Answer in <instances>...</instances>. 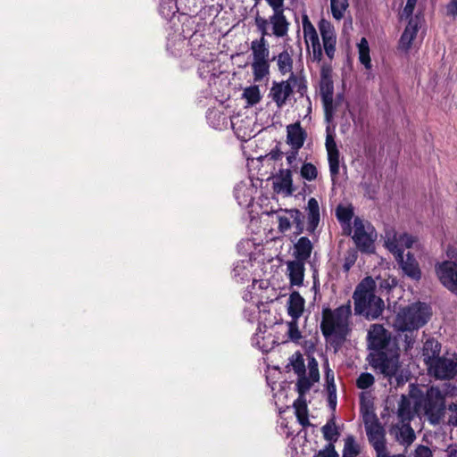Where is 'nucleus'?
Returning a JSON list of instances; mask_svg holds the SVG:
<instances>
[{"label":"nucleus","instance_id":"f257e3e1","mask_svg":"<svg viewBox=\"0 0 457 457\" xmlns=\"http://www.w3.org/2000/svg\"><path fill=\"white\" fill-rule=\"evenodd\" d=\"M376 283L367 277L357 286L353 293L354 310L368 319L378 318L384 310L383 300L374 294Z\"/></svg>","mask_w":457,"mask_h":457},{"label":"nucleus","instance_id":"f03ea898","mask_svg":"<svg viewBox=\"0 0 457 457\" xmlns=\"http://www.w3.org/2000/svg\"><path fill=\"white\" fill-rule=\"evenodd\" d=\"M352 313L350 303L344 304L334 311L324 310L321 329L325 337L343 339L350 331L349 319Z\"/></svg>","mask_w":457,"mask_h":457},{"label":"nucleus","instance_id":"7ed1b4c3","mask_svg":"<svg viewBox=\"0 0 457 457\" xmlns=\"http://www.w3.org/2000/svg\"><path fill=\"white\" fill-rule=\"evenodd\" d=\"M430 311L425 303H414L402 309L393 322L394 328L398 331H413L424 326L429 317Z\"/></svg>","mask_w":457,"mask_h":457},{"label":"nucleus","instance_id":"20e7f679","mask_svg":"<svg viewBox=\"0 0 457 457\" xmlns=\"http://www.w3.org/2000/svg\"><path fill=\"white\" fill-rule=\"evenodd\" d=\"M345 233L352 236L354 244L361 252L374 253L378 234L370 222L356 217L352 228H349Z\"/></svg>","mask_w":457,"mask_h":457},{"label":"nucleus","instance_id":"39448f33","mask_svg":"<svg viewBox=\"0 0 457 457\" xmlns=\"http://www.w3.org/2000/svg\"><path fill=\"white\" fill-rule=\"evenodd\" d=\"M250 50L252 54V71L253 80L260 82L270 74V49L266 38L261 37L251 42Z\"/></svg>","mask_w":457,"mask_h":457},{"label":"nucleus","instance_id":"423d86ee","mask_svg":"<svg viewBox=\"0 0 457 457\" xmlns=\"http://www.w3.org/2000/svg\"><path fill=\"white\" fill-rule=\"evenodd\" d=\"M413 403L415 412L419 414L423 412L431 424L439 423L445 409V398L438 388H429L422 402Z\"/></svg>","mask_w":457,"mask_h":457},{"label":"nucleus","instance_id":"0eeeda50","mask_svg":"<svg viewBox=\"0 0 457 457\" xmlns=\"http://www.w3.org/2000/svg\"><path fill=\"white\" fill-rule=\"evenodd\" d=\"M417 242L416 237L407 233H398L388 229L385 235V246L395 255L396 260H402L405 248H411Z\"/></svg>","mask_w":457,"mask_h":457},{"label":"nucleus","instance_id":"6e6552de","mask_svg":"<svg viewBox=\"0 0 457 457\" xmlns=\"http://www.w3.org/2000/svg\"><path fill=\"white\" fill-rule=\"evenodd\" d=\"M278 221V229L281 233L287 232L293 225L295 228V234L303 232V216L297 209H279L274 212Z\"/></svg>","mask_w":457,"mask_h":457},{"label":"nucleus","instance_id":"1a4fd4ad","mask_svg":"<svg viewBox=\"0 0 457 457\" xmlns=\"http://www.w3.org/2000/svg\"><path fill=\"white\" fill-rule=\"evenodd\" d=\"M429 374L438 379H451L457 375V354L444 356L428 364Z\"/></svg>","mask_w":457,"mask_h":457},{"label":"nucleus","instance_id":"9d476101","mask_svg":"<svg viewBox=\"0 0 457 457\" xmlns=\"http://www.w3.org/2000/svg\"><path fill=\"white\" fill-rule=\"evenodd\" d=\"M363 421L369 440L376 450V453L386 451L385 430L376 416L373 413L367 412L363 416Z\"/></svg>","mask_w":457,"mask_h":457},{"label":"nucleus","instance_id":"9b49d317","mask_svg":"<svg viewBox=\"0 0 457 457\" xmlns=\"http://www.w3.org/2000/svg\"><path fill=\"white\" fill-rule=\"evenodd\" d=\"M370 363L389 379L397 375L400 368L398 355L387 356L384 353L371 354Z\"/></svg>","mask_w":457,"mask_h":457},{"label":"nucleus","instance_id":"f8f14e48","mask_svg":"<svg viewBox=\"0 0 457 457\" xmlns=\"http://www.w3.org/2000/svg\"><path fill=\"white\" fill-rule=\"evenodd\" d=\"M437 278L452 293L457 295V262L444 261L435 267Z\"/></svg>","mask_w":457,"mask_h":457},{"label":"nucleus","instance_id":"ddd939ff","mask_svg":"<svg viewBox=\"0 0 457 457\" xmlns=\"http://www.w3.org/2000/svg\"><path fill=\"white\" fill-rule=\"evenodd\" d=\"M287 369H292L298 376L297 388L302 396L311 387V382L305 376V365L302 353L296 352L292 354L288 359Z\"/></svg>","mask_w":457,"mask_h":457},{"label":"nucleus","instance_id":"4468645a","mask_svg":"<svg viewBox=\"0 0 457 457\" xmlns=\"http://www.w3.org/2000/svg\"><path fill=\"white\" fill-rule=\"evenodd\" d=\"M303 30L307 48H312L313 59L320 61L322 56L321 45L318 33L307 15L303 16Z\"/></svg>","mask_w":457,"mask_h":457},{"label":"nucleus","instance_id":"2eb2a0df","mask_svg":"<svg viewBox=\"0 0 457 457\" xmlns=\"http://www.w3.org/2000/svg\"><path fill=\"white\" fill-rule=\"evenodd\" d=\"M326 150L328 153V159L329 163V171L334 180L339 173V151L337 149L334 134L327 129L326 137Z\"/></svg>","mask_w":457,"mask_h":457},{"label":"nucleus","instance_id":"dca6fc26","mask_svg":"<svg viewBox=\"0 0 457 457\" xmlns=\"http://www.w3.org/2000/svg\"><path fill=\"white\" fill-rule=\"evenodd\" d=\"M273 189L277 194L289 196L294 192L292 172L290 170H281L273 179Z\"/></svg>","mask_w":457,"mask_h":457},{"label":"nucleus","instance_id":"f3484780","mask_svg":"<svg viewBox=\"0 0 457 457\" xmlns=\"http://www.w3.org/2000/svg\"><path fill=\"white\" fill-rule=\"evenodd\" d=\"M389 339L387 331L383 326L374 324L370 327L368 332L369 346L372 349H382L386 346Z\"/></svg>","mask_w":457,"mask_h":457},{"label":"nucleus","instance_id":"a211bd4d","mask_svg":"<svg viewBox=\"0 0 457 457\" xmlns=\"http://www.w3.org/2000/svg\"><path fill=\"white\" fill-rule=\"evenodd\" d=\"M269 25L271 28V34L277 37H284L287 35L289 22L284 12H275L268 18Z\"/></svg>","mask_w":457,"mask_h":457},{"label":"nucleus","instance_id":"6ab92c4d","mask_svg":"<svg viewBox=\"0 0 457 457\" xmlns=\"http://www.w3.org/2000/svg\"><path fill=\"white\" fill-rule=\"evenodd\" d=\"M306 134L300 125V122L290 124L287 127V143L291 148L298 152L303 145Z\"/></svg>","mask_w":457,"mask_h":457},{"label":"nucleus","instance_id":"aec40b11","mask_svg":"<svg viewBox=\"0 0 457 457\" xmlns=\"http://www.w3.org/2000/svg\"><path fill=\"white\" fill-rule=\"evenodd\" d=\"M292 92L293 89L288 81L274 82L270 91V97L278 107H282Z\"/></svg>","mask_w":457,"mask_h":457},{"label":"nucleus","instance_id":"412c9836","mask_svg":"<svg viewBox=\"0 0 457 457\" xmlns=\"http://www.w3.org/2000/svg\"><path fill=\"white\" fill-rule=\"evenodd\" d=\"M397 261L399 262L404 274L409 278L414 280H419L421 278V271L419 267V263L412 255L407 253L406 259L402 255V260Z\"/></svg>","mask_w":457,"mask_h":457},{"label":"nucleus","instance_id":"4be33fe9","mask_svg":"<svg viewBox=\"0 0 457 457\" xmlns=\"http://www.w3.org/2000/svg\"><path fill=\"white\" fill-rule=\"evenodd\" d=\"M419 25L418 18H411L400 39V47L402 49L408 50L411 47L413 39L416 37Z\"/></svg>","mask_w":457,"mask_h":457},{"label":"nucleus","instance_id":"5701e85b","mask_svg":"<svg viewBox=\"0 0 457 457\" xmlns=\"http://www.w3.org/2000/svg\"><path fill=\"white\" fill-rule=\"evenodd\" d=\"M304 299L297 292H293L287 301V312L293 320H298L304 310Z\"/></svg>","mask_w":457,"mask_h":457},{"label":"nucleus","instance_id":"b1692460","mask_svg":"<svg viewBox=\"0 0 457 457\" xmlns=\"http://www.w3.org/2000/svg\"><path fill=\"white\" fill-rule=\"evenodd\" d=\"M308 223L307 231L313 233L320 222V206L315 198H310L307 204Z\"/></svg>","mask_w":457,"mask_h":457},{"label":"nucleus","instance_id":"393cba45","mask_svg":"<svg viewBox=\"0 0 457 457\" xmlns=\"http://www.w3.org/2000/svg\"><path fill=\"white\" fill-rule=\"evenodd\" d=\"M287 266L291 284L295 286L302 285L304 277L303 262L292 261L287 262Z\"/></svg>","mask_w":457,"mask_h":457},{"label":"nucleus","instance_id":"a878e982","mask_svg":"<svg viewBox=\"0 0 457 457\" xmlns=\"http://www.w3.org/2000/svg\"><path fill=\"white\" fill-rule=\"evenodd\" d=\"M440 349L441 346L439 343L435 339H428L425 342L422 356L427 366L433 362L434 360L439 358Z\"/></svg>","mask_w":457,"mask_h":457},{"label":"nucleus","instance_id":"bb28decb","mask_svg":"<svg viewBox=\"0 0 457 457\" xmlns=\"http://www.w3.org/2000/svg\"><path fill=\"white\" fill-rule=\"evenodd\" d=\"M312 251V244L311 240L305 237L299 238L297 243L295 245L296 261L304 262L310 257Z\"/></svg>","mask_w":457,"mask_h":457},{"label":"nucleus","instance_id":"cd10ccee","mask_svg":"<svg viewBox=\"0 0 457 457\" xmlns=\"http://www.w3.org/2000/svg\"><path fill=\"white\" fill-rule=\"evenodd\" d=\"M336 214L345 232L349 229V228H352V226L350 225V220L353 218V212L351 206H337L336 210Z\"/></svg>","mask_w":457,"mask_h":457},{"label":"nucleus","instance_id":"c85d7f7f","mask_svg":"<svg viewBox=\"0 0 457 457\" xmlns=\"http://www.w3.org/2000/svg\"><path fill=\"white\" fill-rule=\"evenodd\" d=\"M358 54H359V61L364 67L368 70L371 68V60L370 56V46L367 39L362 37L358 43Z\"/></svg>","mask_w":457,"mask_h":457},{"label":"nucleus","instance_id":"c756f323","mask_svg":"<svg viewBox=\"0 0 457 457\" xmlns=\"http://www.w3.org/2000/svg\"><path fill=\"white\" fill-rule=\"evenodd\" d=\"M242 96L249 105H254L262 99L260 88L255 85L245 87L243 91Z\"/></svg>","mask_w":457,"mask_h":457},{"label":"nucleus","instance_id":"7c9ffc66","mask_svg":"<svg viewBox=\"0 0 457 457\" xmlns=\"http://www.w3.org/2000/svg\"><path fill=\"white\" fill-rule=\"evenodd\" d=\"M277 62L278 71L283 75L292 73L293 60L287 51H284L278 55Z\"/></svg>","mask_w":457,"mask_h":457},{"label":"nucleus","instance_id":"2f4dec72","mask_svg":"<svg viewBox=\"0 0 457 457\" xmlns=\"http://www.w3.org/2000/svg\"><path fill=\"white\" fill-rule=\"evenodd\" d=\"M415 439V433L409 424H403L399 428L397 440L406 445H410Z\"/></svg>","mask_w":457,"mask_h":457},{"label":"nucleus","instance_id":"473e14b6","mask_svg":"<svg viewBox=\"0 0 457 457\" xmlns=\"http://www.w3.org/2000/svg\"><path fill=\"white\" fill-rule=\"evenodd\" d=\"M331 12L333 17L340 21L349 6L348 0H330Z\"/></svg>","mask_w":457,"mask_h":457},{"label":"nucleus","instance_id":"72a5a7b5","mask_svg":"<svg viewBox=\"0 0 457 457\" xmlns=\"http://www.w3.org/2000/svg\"><path fill=\"white\" fill-rule=\"evenodd\" d=\"M294 407L295 415L301 425L305 426L308 424V414L306 403L299 397L295 403Z\"/></svg>","mask_w":457,"mask_h":457},{"label":"nucleus","instance_id":"f704fd0d","mask_svg":"<svg viewBox=\"0 0 457 457\" xmlns=\"http://www.w3.org/2000/svg\"><path fill=\"white\" fill-rule=\"evenodd\" d=\"M411 404H412V403H411V399H409L405 396L402 397V400H401V403H400L399 408H398V415L401 418V420H403V422H404L406 420H410L411 419V416H412Z\"/></svg>","mask_w":457,"mask_h":457},{"label":"nucleus","instance_id":"c9c22d12","mask_svg":"<svg viewBox=\"0 0 457 457\" xmlns=\"http://www.w3.org/2000/svg\"><path fill=\"white\" fill-rule=\"evenodd\" d=\"M319 29L322 37V41L337 39L335 29L329 21L321 20L319 24Z\"/></svg>","mask_w":457,"mask_h":457},{"label":"nucleus","instance_id":"e433bc0d","mask_svg":"<svg viewBox=\"0 0 457 457\" xmlns=\"http://www.w3.org/2000/svg\"><path fill=\"white\" fill-rule=\"evenodd\" d=\"M360 453V446L355 442L353 436H349L345 440V446L343 450V457H355Z\"/></svg>","mask_w":457,"mask_h":457},{"label":"nucleus","instance_id":"4c0bfd02","mask_svg":"<svg viewBox=\"0 0 457 457\" xmlns=\"http://www.w3.org/2000/svg\"><path fill=\"white\" fill-rule=\"evenodd\" d=\"M306 378L311 382V386L320 379L318 362L314 358H310L308 361V377Z\"/></svg>","mask_w":457,"mask_h":457},{"label":"nucleus","instance_id":"58836bf2","mask_svg":"<svg viewBox=\"0 0 457 457\" xmlns=\"http://www.w3.org/2000/svg\"><path fill=\"white\" fill-rule=\"evenodd\" d=\"M333 82L331 81H320V95L322 102L330 103V99L333 97Z\"/></svg>","mask_w":457,"mask_h":457},{"label":"nucleus","instance_id":"ea45409f","mask_svg":"<svg viewBox=\"0 0 457 457\" xmlns=\"http://www.w3.org/2000/svg\"><path fill=\"white\" fill-rule=\"evenodd\" d=\"M323 436L326 440L335 442L337 440L338 432L334 422H328L322 428Z\"/></svg>","mask_w":457,"mask_h":457},{"label":"nucleus","instance_id":"a19ab883","mask_svg":"<svg viewBox=\"0 0 457 457\" xmlns=\"http://www.w3.org/2000/svg\"><path fill=\"white\" fill-rule=\"evenodd\" d=\"M317 169L312 163H304L301 168V176L309 181L315 179L317 178Z\"/></svg>","mask_w":457,"mask_h":457},{"label":"nucleus","instance_id":"79ce46f5","mask_svg":"<svg viewBox=\"0 0 457 457\" xmlns=\"http://www.w3.org/2000/svg\"><path fill=\"white\" fill-rule=\"evenodd\" d=\"M374 377L370 373H361L356 380V385L361 389H367L374 384Z\"/></svg>","mask_w":457,"mask_h":457},{"label":"nucleus","instance_id":"37998d69","mask_svg":"<svg viewBox=\"0 0 457 457\" xmlns=\"http://www.w3.org/2000/svg\"><path fill=\"white\" fill-rule=\"evenodd\" d=\"M287 335L292 341H297L301 338V333L298 329L297 320H293L287 324Z\"/></svg>","mask_w":457,"mask_h":457},{"label":"nucleus","instance_id":"c03bdc74","mask_svg":"<svg viewBox=\"0 0 457 457\" xmlns=\"http://www.w3.org/2000/svg\"><path fill=\"white\" fill-rule=\"evenodd\" d=\"M255 24H256L259 31L261 32L262 37H263V38H265L266 36L270 35V32H269L270 25H269L268 19L258 16L255 18Z\"/></svg>","mask_w":457,"mask_h":457},{"label":"nucleus","instance_id":"a18cd8bd","mask_svg":"<svg viewBox=\"0 0 457 457\" xmlns=\"http://www.w3.org/2000/svg\"><path fill=\"white\" fill-rule=\"evenodd\" d=\"M357 260V252L355 250H349L345 256V260H344V270L345 271H348L351 267L355 263Z\"/></svg>","mask_w":457,"mask_h":457},{"label":"nucleus","instance_id":"49530a36","mask_svg":"<svg viewBox=\"0 0 457 457\" xmlns=\"http://www.w3.org/2000/svg\"><path fill=\"white\" fill-rule=\"evenodd\" d=\"M322 103H323V107H324V111H325L326 120H327V121L329 122L333 119V116L336 112L337 104L334 103L333 98L330 99V103H326V102H322Z\"/></svg>","mask_w":457,"mask_h":457},{"label":"nucleus","instance_id":"de8ad7c7","mask_svg":"<svg viewBox=\"0 0 457 457\" xmlns=\"http://www.w3.org/2000/svg\"><path fill=\"white\" fill-rule=\"evenodd\" d=\"M418 0H407L406 5L401 13V19H409L414 11Z\"/></svg>","mask_w":457,"mask_h":457},{"label":"nucleus","instance_id":"09e8293b","mask_svg":"<svg viewBox=\"0 0 457 457\" xmlns=\"http://www.w3.org/2000/svg\"><path fill=\"white\" fill-rule=\"evenodd\" d=\"M245 262H242L241 263H237L233 271H234V276L235 277H239L240 279H245L248 278L249 276V272L248 270H246L245 269Z\"/></svg>","mask_w":457,"mask_h":457},{"label":"nucleus","instance_id":"8fccbe9b","mask_svg":"<svg viewBox=\"0 0 457 457\" xmlns=\"http://www.w3.org/2000/svg\"><path fill=\"white\" fill-rule=\"evenodd\" d=\"M336 43H337V39L323 41V46H324L325 53L330 59H332L334 57L335 51H336Z\"/></svg>","mask_w":457,"mask_h":457},{"label":"nucleus","instance_id":"3c124183","mask_svg":"<svg viewBox=\"0 0 457 457\" xmlns=\"http://www.w3.org/2000/svg\"><path fill=\"white\" fill-rule=\"evenodd\" d=\"M432 452L428 446L419 445L413 454V457H432Z\"/></svg>","mask_w":457,"mask_h":457},{"label":"nucleus","instance_id":"603ef678","mask_svg":"<svg viewBox=\"0 0 457 457\" xmlns=\"http://www.w3.org/2000/svg\"><path fill=\"white\" fill-rule=\"evenodd\" d=\"M449 418L448 423L453 426H457V404L452 403L449 405Z\"/></svg>","mask_w":457,"mask_h":457},{"label":"nucleus","instance_id":"864d4df0","mask_svg":"<svg viewBox=\"0 0 457 457\" xmlns=\"http://www.w3.org/2000/svg\"><path fill=\"white\" fill-rule=\"evenodd\" d=\"M319 457H338L332 444H329L325 449L319 452Z\"/></svg>","mask_w":457,"mask_h":457},{"label":"nucleus","instance_id":"5fc2aeb1","mask_svg":"<svg viewBox=\"0 0 457 457\" xmlns=\"http://www.w3.org/2000/svg\"><path fill=\"white\" fill-rule=\"evenodd\" d=\"M332 69L328 65H323L320 70V81H331Z\"/></svg>","mask_w":457,"mask_h":457},{"label":"nucleus","instance_id":"6e6d98bb","mask_svg":"<svg viewBox=\"0 0 457 457\" xmlns=\"http://www.w3.org/2000/svg\"><path fill=\"white\" fill-rule=\"evenodd\" d=\"M273 12H284V0H266Z\"/></svg>","mask_w":457,"mask_h":457},{"label":"nucleus","instance_id":"4d7b16f0","mask_svg":"<svg viewBox=\"0 0 457 457\" xmlns=\"http://www.w3.org/2000/svg\"><path fill=\"white\" fill-rule=\"evenodd\" d=\"M446 13L448 16L457 19V0H450L446 6Z\"/></svg>","mask_w":457,"mask_h":457},{"label":"nucleus","instance_id":"13d9d810","mask_svg":"<svg viewBox=\"0 0 457 457\" xmlns=\"http://www.w3.org/2000/svg\"><path fill=\"white\" fill-rule=\"evenodd\" d=\"M446 453L447 457H457V444L448 446Z\"/></svg>","mask_w":457,"mask_h":457},{"label":"nucleus","instance_id":"bf43d9fd","mask_svg":"<svg viewBox=\"0 0 457 457\" xmlns=\"http://www.w3.org/2000/svg\"><path fill=\"white\" fill-rule=\"evenodd\" d=\"M396 284H397V282H396V280L395 278H389V279L385 280L381 284V287H385V288H391V287H395Z\"/></svg>","mask_w":457,"mask_h":457},{"label":"nucleus","instance_id":"052dcab7","mask_svg":"<svg viewBox=\"0 0 457 457\" xmlns=\"http://www.w3.org/2000/svg\"><path fill=\"white\" fill-rule=\"evenodd\" d=\"M377 457H405L404 455L403 454H395V455H388L386 451H383L377 454Z\"/></svg>","mask_w":457,"mask_h":457},{"label":"nucleus","instance_id":"680f3d73","mask_svg":"<svg viewBox=\"0 0 457 457\" xmlns=\"http://www.w3.org/2000/svg\"><path fill=\"white\" fill-rule=\"evenodd\" d=\"M296 154H297V152L294 151V153H292L290 155H288V156H287V161H288V162H289V163H291V162H292V161H293L294 159H295V155H296Z\"/></svg>","mask_w":457,"mask_h":457}]
</instances>
